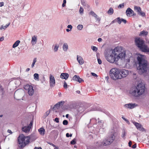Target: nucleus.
<instances>
[{"label": "nucleus", "mask_w": 149, "mask_h": 149, "mask_svg": "<svg viewBox=\"0 0 149 149\" xmlns=\"http://www.w3.org/2000/svg\"><path fill=\"white\" fill-rule=\"evenodd\" d=\"M130 57L127 58L125 52H121L119 50L118 47L115 48L112 52V54L109 56H106V60L110 63H113L115 61H117L120 58L121 60L125 59L127 62H129L133 58L131 56L132 54L129 53Z\"/></svg>", "instance_id": "f257e3e1"}, {"label": "nucleus", "mask_w": 149, "mask_h": 149, "mask_svg": "<svg viewBox=\"0 0 149 149\" xmlns=\"http://www.w3.org/2000/svg\"><path fill=\"white\" fill-rule=\"evenodd\" d=\"M137 62L139 65L137 70L139 74H142L146 73L148 70V62L145 59L144 55L140 54L137 58Z\"/></svg>", "instance_id": "f03ea898"}, {"label": "nucleus", "mask_w": 149, "mask_h": 149, "mask_svg": "<svg viewBox=\"0 0 149 149\" xmlns=\"http://www.w3.org/2000/svg\"><path fill=\"white\" fill-rule=\"evenodd\" d=\"M145 88V87L144 85L142 84H139L136 88L130 92V93L135 97H138L144 93Z\"/></svg>", "instance_id": "7ed1b4c3"}, {"label": "nucleus", "mask_w": 149, "mask_h": 149, "mask_svg": "<svg viewBox=\"0 0 149 149\" xmlns=\"http://www.w3.org/2000/svg\"><path fill=\"white\" fill-rule=\"evenodd\" d=\"M135 41L136 45L142 51L149 52V48L145 44L144 41L141 38H136Z\"/></svg>", "instance_id": "20e7f679"}, {"label": "nucleus", "mask_w": 149, "mask_h": 149, "mask_svg": "<svg viewBox=\"0 0 149 149\" xmlns=\"http://www.w3.org/2000/svg\"><path fill=\"white\" fill-rule=\"evenodd\" d=\"M31 136H25L23 134L20 135L18 138V143L21 144L19 146L20 148H22L25 147L29 142V140L32 137Z\"/></svg>", "instance_id": "39448f33"}, {"label": "nucleus", "mask_w": 149, "mask_h": 149, "mask_svg": "<svg viewBox=\"0 0 149 149\" xmlns=\"http://www.w3.org/2000/svg\"><path fill=\"white\" fill-rule=\"evenodd\" d=\"M119 70L116 68L111 69L110 71V76L111 78L114 80L120 79Z\"/></svg>", "instance_id": "423d86ee"}, {"label": "nucleus", "mask_w": 149, "mask_h": 149, "mask_svg": "<svg viewBox=\"0 0 149 149\" xmlns=\"http://www.w3.org/2000/svg\"><path fill=\"white\" fill-rule=\"evenodd\" d=\"M115 132L113 131L106 139L104 140L107 146L111 144L114 141L115 138Z\"/></svg>", "instance_id": "0eeeda50"}, {"label": "nucleus", "mask_w": 149, "mask_h": 149, "mask_svg": "<svg viewBox=\"0 0 149 149\" xmlns=\"http://www.w3.org/2000/svg\"><path fill=\"white\" fill-rule=\"evenodd\" d=\"M104 143V141L101 142L98 141L95 143L93 146H90L88 147V149H95L99 148L102 146H107Z\"/></svg>", "instance_id": "6e6552de"}, {"label": "nucleus", "mask_w": 149, "mask_h": 149, "mask_svg": "<svg viewBox=\"0 0 149 149\" xmlns=\"http://www.w3.org/2000/svg\"><path fill=\"white\" fill-rule=\"evenodd\" d=\"M24 88L29 95L32 96L34 94V91L32 86L27 84L24 86Z\"/></svg>", "instance_id": "1a4fd4ad"}, {"label": "nucleus", "mask_w": 149, "mask_h": 149, "mask_svg": "<svg viewBox=\"0 0 149 149\" xmlns=\"http://www.w3.org/2000/svg\"><path fill=\"white\" fill-rule=\"evenodd\" d=\"M119 78L121 79L127 77L129 74L128 70L125 69H122L119 70Z\"/></svg>", "instance_id": "9d476101"}, {"label": "nucleus", "mask_w": 149, "mask_h": 149, "mask_svg": "<svg viewBox=\"0 0 149 149\" xmlns=\"http://www.w3.org/2000/svg\"><path fill=\"white\" fill-rule=\"evenodd\" d=\"M50 86L52 88L54 86L55 84V81L54 77L51 74L49 75V81Z\"/></svg>", "instance_id": "9b49d317"}, {"label": "nucleus", "mask_w": 149, "mask_h": 149, "mask_svg": "<svg viewBox=\"0 0 149 149\" xmlns=\"http://www.w3.org/2000/svg\"><path fill=\"white\" fill-rule=\"evenodd\" d=\"M133 123L138 130L141 131H145V129L142 127V126L140 124L135 122H133Z\"/></svg>", "instance_id": "f8f14e48"}, {"label": "nucleus", "mask_w": 149, "mask_h": 149, "mask_svg": "<svg viewBox=\"0 0 149 149\" xmlns=\"http://www.w3.org/2000/svg\"><path fill=\"white\" fill-rule=\"evenodd\" d=\"M137 105L135 103H129L128 104H125L124 105V107L127 108L132 109L135 108Z\"/></svg>", "instance_id": "ddd939ff"}, {"label": "nucleus", "mask_w": 149, "mask_h": 149, "mask_svg": "<svg viewBox=\"0 0 149 149\" xmlns=\"http://www.w3.org/2000/svg\"><path fill=\"white\" fill-rule=\"evenodd\" d=\"M72 79L79 83H81L84 81L82 79L80 78L79 76L77 75H75L73 77Z\"/></svg>", "instance_id": "4468645a"}, {"label": "nucleus", "mask_w": 149, "mask_h": 149, "mask_svg": "<svg viewBox=\"0 0 149 149\" xmlns=\"http://www.w3.org/2000/svg\"><path fill=\"white\" fill-rule=\"evenodd\" d=\"M90 15H91L93 17H95L97 21L100 22V18L98 17L97 15L93 11H91L89 13Z\"/></svg>", "instance_id": "2eb2a0df"}, {"label": "nucleus", "mask_w": 149, "mask_h": 149, "mask_svg": "<svg viewBox=\"0 0 149 149\" xmlns=\"http://www.w3.org/2000/svg\"><path fill=\"white\" fill-rule=\"evenodd\" d=\"M134 13V11L130 8H128L126 11V14L128 17L131 16L130 15Z\"/></svg>", "instance_id": "dca6fc26"}, {"label": "nucleus", "mask_w": 149, "mask_h": 149, "mask_svg": "<svg viewBox=\"0 0 149 149\" xmlns=\"http://www.w3.org/2000/svg\"><path fill=\"white\" fill-rule=\"evenodd\" d=\"M77 60L79 63L81 65H82L84 63V60L82 57L80 56L77 55Z\"/></svg>", "instance_id": "f3484780"}, {"label": "nucleus", "mask_w": 149, "mask_h": 149, "mask_svg": "<svg viewBox=\"0 0 149 149\" xmlns=\"http://www.w3.org/2000/svg\"><path fill=\"white\" fill-rule=\"evenodd\" d=\"M69 76V75L68 74L66 73H63L61 74L60 77L62 79H64L66 80L68 78Z\"/></svg>", "instance_id": "a211bd4d"}, {"label": "nucleus", "mask_w": 149, "mask_h": 149, "mask_svg": "<svg viewBox=\"0 0 149 149\" xmlns=\"http://www.w3.org/2000/svg\"><path fill=\"white\" fill-rule=\"evenodd\" d=\"M148 32L144 30L141 31L139 33V36L141 37H146L148 34Z\"/></svg>", "instance_id": "6ab92c4d"}, {"label": "nucleus", "mask_w": 149, "mask_h": 149, "mask_svg": "<svg viewBox=\"0 0 149 149\" xmlns=\"http://www.w3.org/2000/svg\"><path fill=\"white\" fill-rule=\"evenodd\" d=\"M31 128L30 126H24L22 128V130L25 133L29 132Z\"/></svg>", "instance_id": "aec40b11"}, {"label": "nucleus", "mask_w": 149, "mask_h": 149, "mask_svg": "<svg viewBox=\"0 0 149 149\" xmlns=\"http://www.w3.org/2000/svg\"><path fill=\"white\" fill-rule=\"evenodd\" d=\"M126 133V132L125 130L124 129L123 130L122 132L121 136L124 140L125 139H126L125 136Z\"/></svg>", "instance_id": "412c9836"}, {"label": "nucleus", "mask_w": 149, "mask_h": 149, "mask_svg": "<svg viewBox=\"0 0 149 149\" xmlns=\"http://www.w3.org/2000/svg\"><path fill=\"white\" fill-rule=\"evenodd\" d=\"M134 10L136 11L138 13L141 10V8L139 6H134Z\"/></svg>", "instance_id": "4be33fe9"}, {"label": "nucleus", "mask_w": 149, "mask_h": 149, "mask_svg": "<svg viewBox=\"0 0 149 149\" xmlns=\"http://www.w3.org/2000/svg\"><path fill=\"white\" fill-rule=\"evenodd\" d=\"M20 42V41L19 40H17L13 44V47L15 48L17 47Z\"/></svg>", "instance_id": "5701e85b"}, {"label": "nucleus", "mask_w": 149, "mask_h": 149, "mask_svg": "<svg viewBox=\"0 0 149 149\" xmlns=\"http://www.w3.org/2000/svg\"><path fill=\"white\" fill-rule=\"evenodd\" d=\"M68 45L67 43H64L63 46V49L65 51H66L68 49Z\"/></svg>", "instance_id": "b1692460"}, {"label": "nucleus", "mask_w": 149, "mask_h": 149, "mask_svg": "<svg viewBox=\"0 0 149 149\" xmlns=\"http://www.w3.org/2000/svg\"><path fill=\"white\" fill-rule=\"evenodd\" d=\"M84 110V108L83 107H79L78 109V111L79 113H81Z\"/></svg>", "instance_id": "393cba45"}, {"label": "nucleus", "mask_w": 149, "mask_h": 149, "mask_svg": "<svg viewBox=\"0 0 149 149\" xmlns=\"http://www.w3.org/2000/svg\"><path fill=\"white\" fill-rule=\"evenodd\" d=\"M113 10L112 8H110L107 12V13L110 15H112L113 13Z\"/></svg>", "instance_id": "a878e982"}, {"label": "nucleus", "mask_w": 149, "mask_h": 149, "mask_svg": "<svg viewBox=\"0 0 149 149\" xmlns=\"http://www.w3.org/2000/svg\"><path fill=\"white\" fill-rule=\"evenodd\" d=\"M38 131L40 132V133L41 134H44L45 132V129L42 128H40L38 130Z\"/></svg>", "instance_id": "bb28decb"}, {"label": "nucleus", "mask_w": 149, "mask_h": 149, "mask_svg": "<svg viewBox=\"0 0 149 149\" xmlns=\"http://www.w3.org/2000/svg\"><path fill=\"white\" fill-rule=\"evenodd\" d=\"M37 38H32L31 43L33 45H35L37 41Z\"/></svg>", "instance_id": "cd10ccee"}, {"label": "nucleus", "mask_w": 149, "mask_h": 149, "mask_svg": "<svg viewBox=\"0 0 149 149\" xmlns=\"http://www.w3.org/2000/svg\"><path fill=\"white\" fill-rule=\"evenodd\" d=\"M10 23L9 22L8 24H6L5 26L2 25L0 27V29L1 30L3 29H5L6 28L8 27V26L10 25Z\"/></svg>", "instance_id": "c85d7f7f"}, {"label": "nucleus", "mask_w": 149, "mask_h": 149, "mask_svg": "<svg viewBox=\"0 0 149 149\" xmlns=\"http://www.w3.org/2000/svg\"><path fill=\"white\" fill-rule=\"evenodd\" d=\"M138 14L142 17H146L145 13L143 12L141 10Z\"/></svg>", "instance_id": "c756f323"}, {"label": "nucleus", "mask_w": 149, "mask_h": 149, "mask_svg": "<svg viewBox=\"0 0 149 149\" xmlns=\"http://www.w3.org/2000/svg\"><path fill=\"white\" fill-rule=\"evenodd\" d=\"M34 79L36 80L38 79L39 75L37 73H35L33 75Z\"/></svg>", "instance_id": "7c9ffc66"}, {"label": "nucleus", "mask_w": 149, "mask_h": 149, "mask_svg": "<svg viewBox=\"0 0 149 149\" xmlns=\"http://www.w3.org/2000/svg\"><path fill=\"white\" fill-rule=\"evenodd\" d=\"M116 22L119 24H120L122 22V18L119 17H117L116 18Z\"/></svg>", "instance_id": "2f4dec72"}, {"label": "nucleus", "mask_w": 149, "mask_h": 149, "mask_svg": "<svg viewBox=\"0 0 149 149\" xmlns=\"http://www.w3.org/2000/svg\"><path fill=\"white\" fill-rule=\"evenodd\" d=\"M84 10L82 7H80L79 10V12L81 15H82L84 13Z\"/></svg>", "instance_id": "473e14b6"}, {"label": "nucleus", "mask_w": 149, "mask_h": 149, "mask_svg": "<svg viewBox=\"0 0 149 149\" xmlns=\"http://www.w3.org/2000/svg\"><path fill=\"white\" fill-rule=\"evenodd\" d=\"M2 94L1 95L2 97H3L5 95V91L4 88H1Z\"/></svg>", "instance_id": "72a5a7b5"}, {"label": "nucleus", "mask_w": 149, "mask_h": 149, "mask_svg": "<svg viewBox=\"0 0 149 149\" xmlns=\"http://www.w3.org/2000/svg\"><path fill=\"white\" fill-rule=\"evenodd\" d=\"M125 3H123L122 4H120L118 6V8H123L124 7Z\"/></svg>", "instance_id": "f704fd0d"}, {"label": "nucleus", "mask_w": 149, "mask_h": 149, "mask_svg": "<svg viewBox=\"0 0 149 149\" xmlns=\"http://www.w3.org/2000/svg\"><path fill=\"white\" fill-rule=\"evenodd\" d=\"M63 104V102L62 101L59 102H58L55 105V107H59L61 105H62Z\"/></svg>", "instance_id": "c9c22d12"}, {"label": "nucleus", "mask_w": 149, "mask_h": 149, "mask_svg": "<svg viewBox=\"0 0 149 149\" xmlns=\"http://www.w3.org/2000/svg\"><path fill=\"white\" fill-rule=\"evenodd\" d=\"M83 28V26L82 25H79L77 26V29L79 30H81Z\"/></svg>", "instance_id": "e433bc0d"}, {"label": "nucleus", "mask_w": 149, "mask_h": 149, "mask_svg": "<svg viewBox=\"0 0 149 149\" xmlns=\"http://www.w3.org/2000/svg\"><path fill=\"white\" fill-rule=\"evenodd\" d=\"M76 143V139H74L70 142V144L72 145H74Z\"/></svg>", "instance_id": "4c0bfd02"}, {"label": "nucleus", "mask_w": 149, "mask_h": 149, "mask_svg": "<svg viewBox=\"0 0 149 149\" xmlns=\"http://www.w3.org/2000/svg\"><path fill=\"white\" fill-rule=\"evenodd\" d=\"M50 112L49 111H47L46 112L45 114L44 115L43 117L44 118H46L49 114Z\"/></svg>", "instance_id": "58836bf2"}, {"label": "nucleus", "mask_w": 149, "mask_h": 149, "mask_svg": "<svg viewBox=\"0 0 149 149\" xmlns=\"http://www.w3.org/2000/svg\"><path fill=\"white\" fill-rule=\"evenodd\" d=\"M81 3L83 6H85L86 5V2L84 0H81Z\"/></svg>", "instance_id": "ea45409f"}, {"label": "nucleus", "mask_w": 149, "mask_h": 149, "mask_svg": "<svg viewBox=\"0 0 149 149\" xmlns=\"http://www.w3.org/2000/svg\"><path fill=\"white\" fill-rule=\"evenodd\" d=\"M68 123V121L66 120H64L63 121V124L64 125H67Z\"/></svg>", "instance_id": "a19ab883"}, {"label": "nucleus", "mask_w": 149, "mask_h": 149, "mask_svg": "<svg viewBox=\"0 0 149 149\" xmlns=\"http://www.w3.org/2000/svg\"><path fill=\"white\" fill-rule=\"evenodd\" d=\"M91 48L93 49V50L94 51H96L97 49V47L94 46H92Z\"/></svg>", "instance_id": "79ce46f5"}, {"label": "nucleus", "mask_w": 149, "mask_h": 149, "mask_svg": "<svg viewBox=\"0 0 149 149\" xmlns=\"http://www.w3.org/2000/svg\"><path fill=\"white\" fill-rule=\"evenodd\" d=\"M58 46L57 45H56L54 48V51L55 52H56L58 49Z\"/></svg>", "instance_id": "37998d69"}, {"label": "nucleus", "mask_w": 149, "mask_h": 149, "mask_svg": "<svg viewBox=\"0 0 149 149\" xmlns=\"http://www.w3.org/2000/svg\"><path fill=\"white\" fill-rule=\"evenodd\" d=\"M66 0H63V3L62 4V7H64L65 6V4L66 3Z\"/></svg>", "instance_id": "c03bdc74"}, {"label": "nucleus", "mask_w": 149, "mask_h": 149, "mask_svg": "<svg viewBox=\"0 0 149 149\" xmlns=\"http://www.w3.org/2000/svg\"><path fill=\"white\" fill-rule=\"evenodd\" d=\"M65 88H67V84L66 82L64 81V86H63Z\"/></svg>", "instance_id": "a18cd8bd"}, {"label": "nucleus", "mask_w": 149, "mask_h": 149, "mask_svg": "<svg viewBox=\"0 0 149 149\" xmlns=\"http://www.w3.org/2000/svg\"><path fill=\"white\" fill-rule=\"evenodd\" d=\"M72 135V134H70V135H69V134L68 133H66V136L67 137H68L69 136L71 137Z\"/></svg>", "instance_id": "49530a36"}, {"label": "nucleus", "mask_w": 149, "mask_h": 149, "mask_svg": "<svg viewBox=\"0 0 149 149\" xmlns=\"http://www.w3.org/2000/svg\"><path fill=\"white\" fill-rule=\"evenodd\" d=\"M67 28L69 29H70L71 30L72 29V27L71 25H69L67 26Z\"/></svg>", "instance_id": "de8ad7c7"}, {"label": "nucleus", "mask_w": 149, "mask_h": 149, "mask_svg": "<svg viewBox=\"0 0 149 149\" xmlns=\"http://www.w3.org/2000/svg\"><path fill=\"white\" fill-rule=\"evenodd\" d=\"M54 121L57 123H58L59 122V118H56L54 119Z\"/></svg>", "instance_id": "09e8293b"}, {"label": "nucleus", "mask_w": 149, "mask_h": 149, "mask_svg": "<svg viewBox=\"0 0 149 149\" xmlns=\"http://www.w3.org/2000/svg\"><path fill=\"white\" fill-rule=\"evenodd\" d=\"M97 61L98 63L99 64H100L102 63V61L100 59L98 58L97 59Z\"/></svg>", "instance_id": "8fccbe9b"}, {"label": "nucleus", "mask_w": 149, "mask_h": 149, "mask_svg": "<svg viewBox=\"0 0 149 149\" xmlns=\"http://www.w3.org/2000/svg\"><path fill=\"white\" fill-rule=\"evenodd\" d=\"M121 21H122V22H123L124 24H126L127 22L126 20H125V19H123L122 18Z\"/></svg>", "instance_id": "3c124183"}, {"label": "nucleus", "mask_w": 149, "mask_h": 149, "mask_svg": "<svg viewBox=\"0 0 149 149\" xmlns=\"http://www.w3.org/2000/svg\"><path fill=\"white\" fill-rule=\"evenodd\" d=\"M132 141H130L129 143H128V145L129 147H131L132 146Z\"/></svg>", "instance_id": "603ef678"}, {"label": "nucleus", "mask_w": 149, "mask_h": 149, "mask_svg": "<svg viewBox=\"0 0 149 149\" xmlns=\"http://www.w3.org/2000/svg\"><path fill=\"white\" fill-rule=\"evenodd\" d=\"M116 22H116V19H114V20H113L111 22L110 24H113V23H115Z\"/></svg>", "instance_id": "864d4df0"}, {"label": "nucleus", "mask_w": 149, "mask_h": 149, "mask_svg": "<svg viewBox=\"0 0 149 149\" xmlns=\"http://www.w3.org/2000/svg\"><path fill=\"white\" fill-rule=\"evenodd\" d=\"M136 143L134 145H133L132 147V148H136Z\"/></svg>", "instance_id": "5fc2aeb1"}, {"label": "nucleus", "mask_w": 149, "mask_h": 149, "mask_svg": "<svg viewBox=\"0 0 149 149\" xmlns=\"http://www.w3.org/2000/svg\"><path fill=\"white\" fill-rule=\"evenodd\" d=\"M4 4V3L3 2H0V7H2L3 6Z\"/></svg>", "instance_id": "6e6d98bb"}, {"label": "nucleus", "mask_w": 149, "mask_h": 149, "mask_svg": "<svg viewBox=\"0 0 149 149\" xmlns=\"http://www.w3.org/2000/svg\"><path fill=\"white\" fill-rule=\"evenodd\" d=\"M91 74H92V75H93V76H95V77L97 76V74L91 72Z\"/></svg>", "instance_id": "4d7b16f0"}, {"label": "nucleus", "mask_w": 149, "mask_h": 149, "mask_svg": "<svg viewBox=\"0 0 149 149\" xmlns=\"http://www.w3.org/2000/svg\"><path fill=\"white\" fill-rule=\"evenodd\" d=\"M48 143L50 145L52 146H53L54 147H55L56 146L55 145L53 144L52 143H50V142Z\"/></svg>", "instance_id": "13d9d810"}, {"label": "nucleus", "mask_w": 149, "mask_h": 149, "mask_svg": "<svg viewBox=\"0 0 149 149\" xmlns=\"http://www.w3.org/2000/svg\"><path fill=\"white\" fill-rule=\"evenodd\" d=\"M36 61H37L36 58H34V59L33 60V62L34 63H35L36 62Z\"/></svg>", "instance_id": "bf43d9fd"}, {"label": "nucleus", "mask_w": 149, "mask_h": 149, "mask_svg": "<svg viewBox=\"0 0 149 149\" xmlns=\"http://www.w3.org/2000/svg\"><path fill=\"white\" fill-rule=\"evenodd\" d=\"M33 125V122L32 121H31L29 125V126H30V127H31Z\"/></svg>", "instance_id": "052dcab7"}, {"label": "nucleus", "mask_w": 149, "mask_h": 149, "mask_svg": "<svg viewBox=\"0 0 149 149\" xmlns=\"http://www.w3.org/2000/svg\"><path fill=\"white\" fill-rule=\"evenodd\" d=\"M7 132L11 134L12 133V132L10 130H7Z\"/></svg>", "instance_id": "680f3d73"}, {"label": "nucleus", "mask_w": 149, "mask_h": 149, "mask_svg": "<svg viewBox=\"0 0 149 149\" xmlns=\"http://www.w3.org/2000/svg\"><path fill=\"white\" fill-rule=\"evenodd\" d=\"M122 118L125 121L129 122V121L128 120H127L125 118H124L123 117H122Z\"/></svg>", "instance_id": "e2e57ef3"}, {"label": "nucleus", "mask_w": 149, "mask_h": 149, "mask_svg": "<svg viewBox=\"0 0 149 149\" xmlns=\"http://www.w3.org/2000/svg\"><path fill=\"white\" fill-rule=\"evenodd\" d=\"M34 149H42V148L40 147H35Z\"/></svg>", "instance_id": "0e129e2a"}, {"label": "nucleus", "mask_w": 149, "mask_h": 149, "mask_svg": "<svg viewBox=\"0 0 149 149\" xmlns=\"http://www.w3.org/2000/svg\"><path fill=\"white\" fill-rule=\"evenodd\" d=\"M102 40L101 38H99L98 39V41L99 42H101Z\"/></svg>", "instance_id": "69168bd1"}, {"label": "nucleus", "mask_w": 149, "mask_h": 149, "mask_svg": "<svg viewBox=\"0 0 149 149\" xmlns=\"http://www.w3.org/2000/svg\"><path fill=\"white\" fill-rule=\"evenodd\" d=\"M1 88H4L0 84V92L1 91Z\"/></svg>", "instance_id": "338daca9"}, {"label": "nucleus", "mask_w": 149, "mask_h": 149, "mask_svg": "<svg viewBox=\"0 0 149 149\" xmlns=\"http://www.w3.org/2000/svg\"><path fill=\"white\" fill-rule=\"evenodd\" d=\"M4 38H0V41H2L4 40Z\"/></svg>", "instance_id": "774afa93"}]
</instances>
